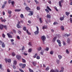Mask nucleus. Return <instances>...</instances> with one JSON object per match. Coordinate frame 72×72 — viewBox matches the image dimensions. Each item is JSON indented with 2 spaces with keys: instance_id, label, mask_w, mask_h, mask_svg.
<instances>
[{
  "instance_id": "nucleus-47",
  "label": "nucleus",
  "mask_w": 72,
  "mask_h": 72,
  "mask_svg": "<svg viewBox=\"0 0 72 72\" xmlns=\"http://www.w3.org/2000/svg\"><path fill=\"white\" fill-rule=\"evenodd\" d=\"M2 36L4 38H5V34L4 33L2 34Z\"/></svg>"
},
{
  "instance_id": "nucleus-53",
  "label": "nucleus",
  "mask_w": 72,
  "mask_h": 72,
  "mask_svg": "<svg viewBox=\"0 0 72 72\" xmlns=\"http://www.w3.org/2000/svg\"><path fill=\"white\" fill-rule=\"evenodd\" d=\"M5 7V4H3L2 7V9H4Z\"/></svg>"
},
{
  "instance_id": "nucleus-29",
  "label": "nucleus",
  "mask_w": 72,
  "mask_h": 72,
  "mask_svg": "<svg viewBox=\"0 0 72 72\" xmlns=\"http://www.w3.org/2000/svg\"><path fill=\"white\" fill-rule=\"evenodd\" d=\"M53 53H54V51H51L50 52V54L51 55H53Z\"/></svg>"
},
{
  "instance_id": "nucleus-8",
  "label": "nucleus",
  "mask_w": 72,
  "mask_h": 72,
  "mask_svg": "<svg viewBox=\"0 0 72 72\" xmlns=\"http://www.w3.org/2000/svg\"><path fill=\"white\" fill-rule=\"evenodd\" d=\"M57 42L58 43V45H59V46H61V42L60 40L57 39Z\"/></svg>"
},
{
  "instance_id": "nucleus-22",
  "label": "nucleus",
  "mask_w": 72,
  "mask_h": 72,
  "mask_svg": "<svg viewBox=\"0 0 72 72\" xmlns=\"http://www.w3.org/2000/svg\"><path fill=\"white\" fill-rule=\"evenodd\" d=\"M45 10L46 12H47V14H48V13H49V11L47 8Z\"/></svg>"
},
{
  "instance_id": "nucleus-38",
  "label": "nucleus",
  "mask_w": 72,
  "mask_h": 72,
  "mask_svg": "<svg viewBox=\"0 0 72 72\" xmlns=\"http://www.w3.org/2000/svg\"><path fill=\"white\" fill-rule=\"evenodd\" d=\"M12 4V5H13V6L14 7V1H12L11 2Z\"/></svg>"
},
{
  "instance_id": "nucleus-61",
  "label": "nucleus",
  "mask_w": 72,
  "mask_h": 72,
  "mask_svg": "<svg viewBox=\"0 0 72 72\" xmlns=\"http://www.w3.org/2000/svg\"><path fill=\"white\" fill-rule=\"evenodd\" d=\"M10 33V34H13L14 33L13 32H11Z\"/></svg>"
},
{
  "instance_id": "nucleus-26",
  "label": "nucleus",
  "mask_w": 72,
  "mask_h": 72,
  "mask_svg": "<svg viewBox=\"0 0 72 72\" xmlns=\"http://www.w3.org/2000/svg\"><path fill=\"white\" fill-rule=\"evenodd\" d=\"M69 12H66V14L67 16H68L69 15Z\"/></svg>"
},
{
  "instance_id": "nucleus-4",
  "label": "nucleus",
  "mask_w": 72,
  "mask_h": 72,
  "mask_svg": "<svg viewBox=\"0 0 72 72\" xmlns=\"http://www.w3.org/2000/svg\"><path fill=\"white\" fill-rule=\"evenodd\" d=\"M16 57L17 59H18V60H20L21 59V55H17L16 56Z\"/></svg>"
},
{
  "instance_id": "nucleus-46",
  "label": "nucleus",
  "mask_w": 72,
  "mask_h": 72,
  "mask_svg": "<svg viewBox=\"0 0 72 72\" xmlns=\"http://www.w3.org/2000/svg\"><path fill=\"white\" fill-rule=\"evenodd\" d=\"M35 1L37 4H39V2L35 0Z\"/></svg>"
},
{
  "instance_id": "nucleus-6",
  "label": "nucleus",
  "mask_w": 72,
  "mask_h": 72,
  "mask_svg": "<svg viewBox=\"0 0 72 72\" xmlns=\"http://www.w3.org/2000/svg\"><path fill=\"white\" fill-rule=\"evenodd\" d=\"M41 39L43 41V42H44L45 41V40L46 39V37L45 36L43 35L41 37Z\"/></svg>"
},
{
  "instance_id": "nucleus-63",
  "label": "nucleus",
  "mask_w": 72,
  "mask_h": 72,
  "mask_svg": "<svg viewBox=\"0 0 72 72\" xmlns=\"http://www.w3.org/2000/svg\"><path fill=\"white\" fill-rule=\"evenodd\" d=\"M57 37H55L53 38V39L55 40L57 39Z\"/></svg>"
},
{
  "instance_id": "nucleus-17",
  "label": "nucleus",
  "mask_w": 72,
  "mask_h": 72,
  "mask_svg": "<svg viewBox=\"0 0 72 72\" xmlns=\"http://www.w3.org/2000/svg\"><path fill=\"white\" fill-rule=\"evenodd\" d=\"M60 28L62 31H64V26H61L60 27Z\"/></svg>"
},
{
  "instance_id": "nucleus-56",
  "label": "nucleus",
  "mask_w": 72,
  "mask_h": 72,
  "mask_svg": "<svg viewBox=\"0 0 72 72\" xmlns=\"http://www.w3.org/2000/svg\"><path fill=\"white\" fill-rule=\"evenodd\" d=\"M19 71H20L21 72H24V71H23V70L21 69H20Z\"/></svg>"
},
{
  "instance_id": "nucleus-37",
  "label": "nucleus",
  "mask_w": 72,
  "mask_h": 72,
  "mask_svg": "<svg viewBox=\"0 0 72 72\" xmlns=\"http://www.w3.org/2000/svg\"><path fill=\"white\" fill-rule=\"evenodd\" d=\"M58 57L59 59H62V56H61L60 55H58Z\"/></svg>"
},
{
  "instance_id": "nucleus-39",
  "label": "nucleus",
  "mask_w": 72,
  "mask_h": 72,
  "mask_svg": "<svg viewBox=\"0 0 72 72\" xmlns=\"http://www.w3.org/2000/svg\"><path fill=\"white\" fill-rule=\"evenodd\" d=\"M3 27L5 28V29H6V30L7 29V26L6 25H3Z\"/></svg>"
},
{
  "instance_id": "nucleus-59",
  "label": "nucleus",
  "mask_w": 72,
  "mask_h": 72,
  "mask_svg": "<svg viewBox=\"0 0 72 72\" xmlns=\"http://www.w3.org/2000/svg\"><path fill=\"white\" fill-rule=\"evenodd\" d=\"M20 23H23V21L21 20V21H20Z\"/></svg>"
},
{
  "instance_id": "nucleus-19",
  "label": "nucleus",
  "mask_w": 72,
  "mask_h": 72,
  "mask_svg": "<svg viewBox=\"0 0 72 72\" xmlns=\"http://www.w3.org/2000/svg\"><path fill=\"white\" fill-rule=\"evenodd\" d=\"M26 9L27 10H31V9L28 6H26Z\"/></svg>"
},
{
  "instance_id": "nucleus-35",
  "label": "nucleus",
  "mask_w": 72,
  "mask_h": 72,
  "mask_svg": "<svg viewBox=\"0 0 72 72\" xmlns=\"http://www.w3.org/2000/svg\"><path fill=\"white\" fill-rule=\"evenodd\" d=\"M8 13L9 14H11L12 13V11L10 10L8 11Z\"/></svg>"
},
{
  "instance_id": "nucleus-51",
  "label": "nucleus",
  "mask_w": 72,
  "mask_h": 72,
  "mask_svg": "<svg viewBox=\"0 0 72 72\" xmlns=\"http://www.w3.org/2000/svg\"><path fill=\"white\" fill-rule=\"evenodd\" d=\"M55 72H59V71L57 69L55 70Z\"/></svg>"
},
{
  "instance_id": "nucleus-55",
  "label": "nucleus",
  "mask_w": 72,
  "mask_h": 72,
  "mask_svg": "<svg viewBox=\"0 0 72 72\" xmlns=\"http://www.w3.org/2000/svg\"><path fill=\"white\" fill-rule=\"evenodd\" d=\"M49 69V68L47 67L46 69V71H48Z\"/></svg>"
},
{
  "instance_id": "nucleus-60",
  "label": "nucleus",
  "mask_w": 72,
  "mask_h": 72,
  "mask_svg": "<svg viewBox=\"0 0 72 72\" xmlns=\"http://www.w3.org/2000/svg\"><path fill=\"white\" fill-rule=\"evenodd\" d=\"M0 69L2 68V65H1V64H0Z\"/></svg>"
},
{
  "instance_id": "nucleus-40",
  "label": "nucleus",
  "mask_w": 72,
  "mask_h": 72,
  "mask_svg": "<svg viewBox=\"0 0 72 72\" xmlns=\"http://www.w3.org/2000/svg\"><path fill=\"white\" fill-rule=\"evenodd\" d=\"M23 30L24 31H26V26H24L23 27Z\"/></svg>"
},
{
  "instance_id": "nucleus-18",
  "label": "nucleus",
  "mask_w": 72,
  "mask_h": 72,
  "mask_svg": "<svg viewBox=\"0 0 72 72\" xmlns=\"http://www.w3.org/2000/svg\"><path fill=\"white\" fill-rule=\"evenodd\" d=\"M47 18H51V16L49 14H47Z\"/></svg>"
},
{
  "instance_id": "nucleus-20",
  "label": "nucleus",
  "mask_w": 72,
  "mask_h": 72,
  "mask_svg": "<svg viewBox=\"0 0 72 72\" xmlns=\"http://www.w3.org/2000/svg\"><path fill=\"white\" fill-rule=\"evenodd\" d=\"M42 28L43 30L46 29L47 28V26H43Z\"/></svg>"
},
{
  "instance_id": "nucleus-31",
  "label": "nucleus",
  "mask_w": 72,
  "mask_h": 72,
  "mask_svg": "<svg viewBox=\"0 0 72 72\" xmlns=\"http://www.w3.org/2000/svg\"><path fill=\"white\" fill-rule=\"evenodd\" d=\"M14 65H15L17 64V61L16 60H14Z\"/></svg>"
},
{
  "instance_id": "nucleus-7",
  "label": "nucleus",
  "mask_w": 72,
  "mask_h": 72,
  "mask_svg": "<svg viewBox=\"0 0 72 72\" xmlns=\"http://www.w3.org/2000/svg\"><path fill=\"white\" fill-rule=\"evenodd\" d=\"M19 24H20V21H19L17 23V24L16 25L17 27L18 28H21V26L19 25Z\"/></svg>"
},
{
  "instance_id": "nucleus-33",
  "label": "nucleus",
  "mask_w": 72,
  "mask_h": 72,
  "mask_svg": "<svg viewBox=\"0 0 72 72\" xmlns=\"http://www.w3.org/2000/svg\"><path fill=\"white\" fill-rule=\"evenodd\" d=\"M32 50V49L30 48L29 49V50H28V52H29V53H31V51Z\"/></svg>"
},
{
  "instance_id": "nucleus-23",
  "label": "nucleus",
  "mask_w": 72,
  "mask_h": 72,
  "mask_svg": "<svg viewBox=\"0 0 72 72\" xmlns=\"http://www.w3.org/2000/svg\"><path fill=\"white\" fill-rule=\"evenodd\" d=\"M20 17H21V18H24V16L23 15V14H21L20 15Z\"/></svg>"
},
{
  "instance_id": "nucleus-15",
  "label": "nucleus",
  "mask_w": 72,
  "mask_h": 72,
  "mask_svg": "<svg viewBox=\"0 0 72 72\" xmlns=\"http://www.w3.org/2000/svg\"><path fill=\"white\" fill-rule=\"evenodd\" d=\"M61 69L60 70L59 72H63L64 70V68L63 67H62L61 68Z\"/></svg>"
},
{
  "instance_id": "nucleus-12",
  "label": "nucleus",
  "mask_w": 72,
  "mask_h": 72,
  "mask_svg": "<svg viewBox=\"0 0 72 72\" xmlns=\"http://www.w3.org/2000/svg\"><path fill=\"white\" fill-rule=\"evenodd\" d=\"M1 45L2 48H5V44H4V42H2L1 43Z\"/></svg>"
},
{
  "instance_id": "nucleus-41",
  "label": "nucleus",
  "mask_w": 72,
  "mask_h": 72,
  "mask_svg": "<svg viewBox=\"0 0 72 72\" xmlns=\"http://www.w3.org/2000/svg\"><path fill=\"white\" fill-rule=\"evenodd\" d=\"M63 44L64 45H66V43L64 41H63Z\"/></svg>"
},
{
  "instance_id": "nucleus-30",
  "label": "nucleus",
  "mask_w": 72,
  "mask_h": 72,
  "mask_svg": "<svg viewBox=\"0 0 72 72\" xmlns=\"http://www.w3.org/2000/svg\"><path fill=\"white\" fill-rule=\"evenodd\" d=\"M29 70L30 72H34L33 70L31 69V68H29Z\"/></svg>"
},
{
  "instance_id": "nucleus-34",
  "label": "nucleus",
  "mask_w": 72,
  "mask_h": 72,
  "mask_svg": "<svg viewBox=\"0 0 72 72\" xmlns=\"http://www.w3.org/2000/svg\"><path fill=\"white\" fill-rule=\"evenodd\" d=\"M37 9L38 10H40V7L39 6H37Z\"/></svg>"
},
{
  "instance_id": "nucleus-57",
  "label": "nucleus",
  "mask_w": 72,
  "mask_h": 72,
  "mask_svg": "<svg viewBox=\"0 0 72 72\" xmlns=\"http://www.w3.org/2000/svg\"><path fill=\"white\" fill-rule=\"evenodd\" d=\"M18 32L19 34H21V31L20 30H18Z\"/></svg>"
},
{
  "instance_id": "nucleus-62",
  "label": "nucleus",
  "mask_w": 72,
  "mask_h": 72,
  "mask_svg": "<svg viewBox=\"0 0 72 72\" xmlns=\"http://www.w3.org/2000/svg\"><path fill=\"white\" fill-rule=\"evenodd\" d=\"M29 45H30V46H31V42H30L29 43Z\"/></svg>"
},
{
  "instance_id": "nucleus-44",
  "label": "nucleus",
  "mask_w": 72,
  "mask_h": 72,
  "mask_svg": "<svg viewBox=\"0 0 72 72\" xmlns=\"http://www.w3.org/2000/svg\"><path fill=\"white\" fill-rule=\"evenodd\" d=\"M12 55L14 57V56L15 55V54L13 52L12 53Z\"/></svg>"
},
{
  "instance_id": "nucleus-58",
  "label": "nucleus",
  "mask_w": 72,
  "mask_h": 72,
  "mask_svg": "<svg viewBox=\"0 0 72 72\" xmlns=\"http://www.w3.org/2000/svg\"><path fill=\"white\" fill-rule=\"evenodd\" d=\"M28 22L29 23H30V24H31V21L30 20L28 21Z\"/></svg>"
},
{
  "instance_id": "nucleus-13",
  "label": "nucleus",
  "mask_w": 72,
  "mask_h": 72,
  "mask_svg": "<svg viewBox=\"0 0 72 72\" xmlns=\"http://www.w3.org/2000/svg\"><path fill=\"white\" fill-rule=\"evenodd\" d=\"M29 12H30V13H29L28 15H33V14H32V11H29Z\"/></svg>"
},
{
  "instance_id": "nucleus-11",
  "label": "nucleus",
  "mask_w": 72,
  "mask_h": 72,
  "mask_svg": "<svg viewBox=\"0 0 72 72\" xmlns=\"http://www.w3.org/2000/svg\"><path fill=\"white\" fill-rule=\"evenodd\" d=\"M7 35L9 38H12L13 37L12 35H10L9 33H7Z\"/></svg>"
},
{
  "instance_id": "nucleus-3",
  "label": "nucleus",
  "mask_w": 72,
  "mask_h": 72,
  "mask_svg": "<svg viewBox=\"0 0 72 72\" xmlns=\"http://www.w3.org/2000/svg\"><path fill=\"white\" fill-rule=\"evenodd\" d=\"M19 65L20 67H22V68H24L26 66V65L25 64H19Z\"/></svg>"
},
{
  "instance_id": "nucleus-54",
  "label": "nucleus",
  "mask_w": 72,
  "mask_h": 72,
  "mask_svg": "<svg viewBox=\"0 0 72 72\" xmlns=\"http://www.w3.org/2000/svg\"><path fill=\"white\" fill-rule=\"evenodd\" d=\"M50 72H55V70L53 69H52L50 71Z\"/></svg>"
},
{
  "instance_id": "nucleus-48",
  "label": "nucleus",
  "mask_w": 72,
  "mask_h": 72,
  "mask_svg": "<svg viewBox=\"0 0 72 72\" xmlns=\"http://www.w3.org/2000/svg\"><path fill=\"white\" fill-rule=\"evenodd\" d=\"M41 49H42V48H41V47H40L38 48V50L39 51H40V50H41Z\"/></svg>"
},
{
  "instance_id": "nucleus-16",
  "label": "nucleus",
  "mask_w": 72,
  "mask_h": 72,
  "mask_svg": "<svg viewBox=\"0 0 72 72\" xmlns=\"http://www.w3.org/2000/svg\"><path fill=\"white\" fill-rule=\"evenodd\" d=\"M44 50H42L41 51V52H40V53L42 55H44Z\"/></svg>"
},
{
  "instance_id": "nucleus-52",
  "label": "nucleus",
  "mask_w": 72,
  "mask_h": 72,
  "mask_svg": "<svg viewBox=\"0 0 72 72\" xmlns=\"http://www.w3.org/2000/svg\"><path fill=\"white\" fill-rule=\"evenodd\" d=\"M71 23H72V18H70L69 19Z\"/></svg>"
},
{
  "instance_id": "nucleus-49",
  "label": "nucleus",
  "mask_w": 72,
  "mask_h": 72,
  "mask_svg": "<svg viewBox=\"0 0 72 72\" xmlns=\"http://www.w3.org/2000/svg\"><path fill=\"white\" fill-rule=\"evenodd\" d=\"M24 49H25V48H24V46H23V47L22 48V50H24Z\"/></svg>"
},
{
  "instance_id": "nucleus-14",
  "label": "nucleus",
  "mask_w": 72,
  "mask_h": 72,
  "mask_svg": "<svg viewBox=\"0 0 72 72\" xmlns=\"http://www.w3.org/2000/svg\"><path fill=\"white\" fill-rule=\"evenodd\" d=\"M67 42L68 44H70V42H71V40H70V39L69 38H68Z\"/></svg>"
},
{
  "instance_id": "nucleus-64",
  "label": "nucleus",
  "mask_w": 72,
  "mask_h": 72,
  "mask_svg": "<svg viewBox=\"0 0 72 72\" xmlns=\"http://www.w3.org/2000/svg\"><path fill=\"white\" fill-rule=\"evenodd\" d=\"M7 72H10V70L9 69H8L7 70Z\"/></svg>"
},
{
  "instance_id": "nucleus-42",
  "label": "nucleus",
  "mask_w": 72,
  "mask_h": 72,
  "mask_svg": "<svg viewBox=\"0 0 72 72\" xmlns=\"http://www.w3.org/2000/svg\"><path fill=\"white\" fill-rule=\"evenodd\" d=\"M66 52L67 53V54H69V51H68V49H67L66 50Z\"/></svg>"
},
{
  "instance_id": "nucleus-9",
  "label": "nucleus",
  "mask_w": 72,
  "mask_h": 72,
  "mask_svg": "<svg viewBox=\"0 0 72 72\" xmlns=\"http://www.w3.org/2000/svg\"><path fill=\"white\" fill-rule=\"evenodd\" d=\"M5 61H6V63H7V62H9V63H10L11 62V59H7L6 58H5Z\"/></svg>"
},
{
  "instance_id": "nucleus-10",
  "label": "nucleus",
  "mask_w": 72,
  "mask_h": 72,
  "mask_svg": "<svg viewBox=\"0 0 72 72\" xmlns=\"http://www.w3.org/2000/svg\"><path fill=\"white\" fill-rule=\"evenodd\" d=\"M3 27L4 25H3L0 24V30H3Z\"/></svg>"
},
{
  "instance_id": "nucleus-27",
  "label": "nucleus",
  "mask_w": 72,
  "mask_h": 72,
  "mask_svg": "<svg viewBox=\"0 0 72 72\" xmlns=\"http://www.w3.org/2000/svg\"><path fill=\"white\" fill-rule=\"evenodd\" d=\"M64 17H61L60 18V21H63V20H64Z\"/></svg>"
},
{
  "instance_id": "nucleus-32",
  "label": "nucleus",
  "mask_w": 72,
  "mask_h": 72,
  "mask_svg": "<svg viewBox=\"0 0 72 72\" xmlns=\"http://www.w3.org/2000/svg\"><path fill=\"white\" fill-rule=\"evenodd\" d=\"M6 20V19H2L1 21L2 22H5Z\"/></svg>"
},
{
  "instance_id": "nucleus-2",
  "label": "nucleus",
  "mask_w": 72,
  "mask_h": 72,
  "mask_svg": "<svg viewBox=\"0 0 72 72\" xmlns=\"http://www.w3.org/2000/svg\"><path fill=\"white\" fill-rule=\"evenodd\" d=\"M36 27L37 29V30L34 32V33L35 35H38L39 34V28L37 26H36Z\"/></svg>"
},
{
  "instance_id": "nucleus-5",
  "label": "nucleus",
  "mask_w": 72,
  "mask_h": 72,
  "mask_svg": "<svg viewBox=\"0 0 72 72\" xmlns=\"http://www.w3.org/2000/svg\"><path fill=\"white\" fill-rule=\"evenodd\" d=\"M59 6L60 7H62V3H63V0H61L60 1H59Z\"/></svg>"
},
{
  "instance_id": "nucleus-43",
  "label": "nucleus",
  "mask_w": 72,
  "mask_h": 72,
  "mask_svg": "<svg viewBox=\"0 0 72 72\" xmlns=\"http://www.w3.org/2000/svg\"><path fill=\"white\" fill-rule=\"evenodd\" d=\"M53 24H54V25H55V24H58V22H55L53 23Z\"/></svg>"
},
{
  "instance_id": "nucleus-24",
  "label": "nucleus",
  "mask_w": 72,
  "mask_h": 72,
  "mask_svg": "<svg viewBox=\"0 0 72 72\" xmlns=\"http://www.w3.org/2000/svg\"><path fill=\"white\" fill-rule=\"evenodd\" d=\"M26 33H28V35H31V34L30 32H28V30H26Z\"/></svg>"
},
{
  "instance_id": "nucleus-1",
  "label": "nucleus",
  "mask_w": 72,
  "mask_h": 72,
  "mask_svg": "<svg viewBox=\"0 0 72 72\" xmlns=\"http://www.w3.org/2000/svg\"><path fill=\"white\" fill-rule=\"evenodd\" d=\"M34 58H36L37 59H40V56H39V55H37V53H35V55L33 56Z\"/></svg>"
},
{
  "instance_id": "nucleus-21",
  "label": "nucleus",
  "mask_w": 72,
  "mask_h": 72,
  "mask_svg": "<svg viewBox=\"0 0 72 72\" xmlns=\"http://www.w3.org/2000/svg\"><path fill=\"white\" fill-rule=\"evenodd\" d=\"M21 10V9H16L15 10V12H20Z\"/></svg>"
},
{
  "instance_id": "nucleus-28",
  "label": "nucleus",
  "mask_w": 72,
  "mask_h": 72,
  "mask_svg": "<svg viewBox=\"0 0 72 72\" xmlns=\"http://www.w3.org/2000/svg\"><path fill=\"white\" fill-rule=\"evenodd\" d=\"M32 63L33 66H36V62H32Z\"/></svg>"
},
{
  "instance_id": "nucleus-36",
  "label": "nucleus",
  "mask_w": 72,
  "mask_h": 72,
  "mask_svg": "<svg viewBox=\"0 0 72 72\" xmlns=\"http://www.w3.org/2000/svg\"><path fill=\"white\" fill-rule=\"evenodd\" d=\"M22 62L23 63H25L26 62V60H24L23 58H22Z\"/></svg>"
},
{
  "instance_id": "nucleus-25",
  "label": "nucleus",
  "mask_w": 72,
  "mask_h": 72,
  "mask_svg": "<svg viewBox=\"0 0 72 72\" xmlns=\"http://www.w3.org/2000/svg\"><path fill=\"white\" fill-rule=\"evenodd\" d=\"M47 9H48V10H49L50 11H51V9H50V8L48 6H47Z\"/></svg>"
},
{
  "instance_id": "nucleus-45",
  "label": "nucleus",
  "mask_w": 72,
  "mask_h": 72,
  "mask_svg": "<svg viewBox=\"0 0 72 72\" xmlns=\"http://www.w3.org/2000/svg\"><path fill=\"white\" fill-rule=\"evenodd\" d=\"M49 48L48 47H46L45 49V50H46V51H48V50H49Z\"/></svg>"
},
{
  "instance_id": "nucleus-50",
  "label": "nucleus",
  "mask_w": 72,
  "mask_h": 72,
  "mask_svg": "<svg viewBox=\"0 0 72 72\" xmlns=\"http://www.w3.org/2000/svg\"><path fill=\"white\" fill-rule=\"evenodd\" d=\"M17 39H18V40H20V37H19V36H17Z\"/></svg>"
}]
</instances>
